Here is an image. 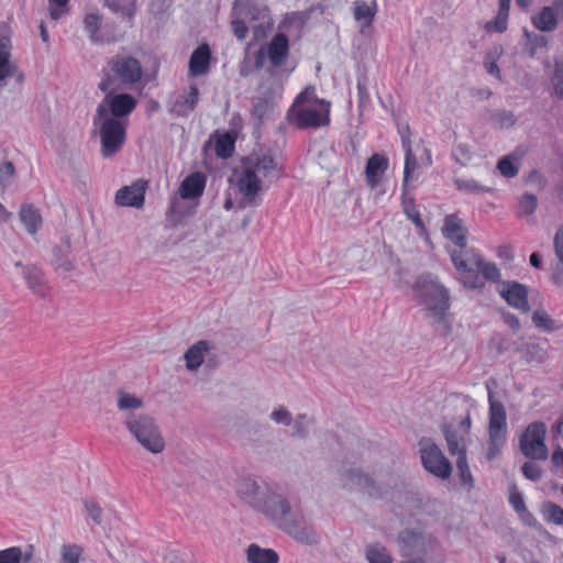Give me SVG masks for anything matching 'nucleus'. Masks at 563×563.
<instances>
[{
  "instance_id": "obj_1",
  "label": "nucleus",
  "mask_w": 563,
  "mask_h": 563,
  "mask_svg": "<svg viewBox=\"0 0 563 563\" xmlns=\"http://www.w3.org/2000/svg\"><path fill=\"white\" fill-rule=\"evenodd\" d=\"M239 499L264 516L277 529L306 547H316L320 538L308 523L298 519L289 499L279 489L252 477L241 478L235 488Z\"/></svg>"
},
{
  "instance_id": "obj_2",
  "label": "nucleus",
  "mask_w": 563,
  "mask_h": 563,
  "mask_svg": "<svg viewBox=\"0 0 563 563\" xmlns=\"http://www.w3.org/2000/svg\"><path fill=\"white\" fill-rule=\"evenodd\" d=\"M279 173L276 159L268 154H252L230 178L232 189L240 195L236 207L243 209L255 202L263 188V179Z\"/></svg>"
},
{
  "instance_id": "obj_3",
  "label": "nucleus",
  "mask_w": 563,
  "mask_h": 563,
  "mask_svg": "<svg viewBox=\"0 0 563 563\" xmlns=\"http://www.w3.org/2000/svg\"><path fill=\"white\" fill-rule=\"evenodd\" d=\"M331 103L320 99L313 87H307L295 99L288 110V121L299 129H318L330 123Z\"/></svg>"
},
{
  "instance_id": "obj_4",
  "label": "nucleus",
  "mask_w": 563,
  "mask_h": 563,
  "mask_svg": "<svg viewBox=\"0 0 563 563\" xmlns=\"http://www.w3.org/2000/svg\"><path fill=\"white\" fill-rule=\"evenodd\" d=\"M273 25L268 10L244 0H236L233 7L231 27L238 40L245 38L249 27L256 38L265 36Z\"/></svg>"
},
{
  "instance_id": "obj_5",
  "label": "nucleus",
  "mask_w": 563,
  "mask_h": 563,
  "mask_svg": "<svg viewBox=\"0 0 563 563\" xmlns=\"http://www.w3.org/2000/svg\"><path fill=\"white\" fill-rule=\"evenodd\" d=\"M413 289L428 317L434 322H442L450 306L448 289L431 274L418 277Z\"/></svg>"
},
{
  "instance_id": "obj_6",
  "label": "nucleus",
  "mask_w": 563,
  "mask_h": 563,
  "mask_svg": "<svg viewBox=\"0 0 563 563\" xmlns=\"http://www.w3.org/2000/svg\"><path fill=\"white\" fill-rule=\"evenodd\" d=\"M124 426L131 438L145 451L154 455L164 452L165 438L154 417L147 413L129 415Z\"/></svg>"
},
{
  "instance_id": "obj_7",
  "label": "nucleus",
  "mask_w": 563,
  "mask_h": 563,
  "mask_svg": "<svg viewBox=\"0 0 563 563\" xmlns=\"http://www.w3.org/2000/svg\"><path fill=\"white\" fill-rule=\"evenodd\" d=\"M140 62L131 56H117L109 62V70L99 82L100 90L130 87L142 78Z\"/></svg>"
},
{
  "instance_id": "obj_8",
  "label": "nucleus",
  "mask_w": 563,
  "mask_h": 563,
  "mask_svg": "<svg viewBox=\"0 0 563 563\" xmlns=\"http://www.w3.org/2000/svg\"><path fill=\"white\" fill-rule=\"evenodd\" d=\"M93 126L95 133L100 139V153L102 157L109 158L121 150L125 140V120H114L96 113Z\"/></svg>"
},
{
  "instance_id": "obj_9",
  "label": "nucleus",
  "mask_w": 563,
  "mask_h": 563,
  "mask_svg": "<svg viewBox=\"0 0 563 563\" xmlns=\"http://www.w3.org/2000/svg\"><path fill=\"white\" fill-rule=\"evenodd\" d=\"M343 485L369 499L394 501V489L360 470H350L343 476Z\"/></svg>"
},
{
  "instance_id": "obj_10",
  "label": "nucleus",
  "mask_w": 563,
  "mask_h": 563,
  "mask_svg": "<svg viewBox=\"0 0 563 563\" xmlns=\"http://www.w3.org/2000/svg\"><path fill=\"white\" fill-rule=\"evenodd\" d=\"M25 74L12 57L11 32L0 26V92L24 82Z\"/></svg>"
},
{
  "instance_id": "obj_11",
  "label": "nucleus",
  "mask_w": 563,
  "mask_h": 563,
  "mask_svg": "<svg viewBox=\"0 0 563 563\" xmlns=\"http://www.w3.org/2000/svg\"><path fill=\"white\" fill-rule=\"evenodd\" d=\"M507 415L501 402L489 396L488 449L487 459H496L506 442Z\"/></svg>"
},
{
  "instance_id": "obj_12",
  "label": "nucleus",
  "mask_w": 563,
  "mask_h": 563,
  "mask_svg": "<svg viewBox=\"0 0 563 563\" xmlns=\"http://www.w3.org/2000/svg\"><path fill=\"white\" fill-rule=\"evenodd\" d=\"M482 256L473 249H459L451 252V261L461 276V283L468 289H482L484 283L477 276Z\"/></svg>"
},
{
  "instance_id": "obj_13",
  "label": "nucleus",
  "mask_w": 563,
  "mask_h": 563,
  "mask_svg": "<svg viewBox=\"0 0 563 563\" xmlns=\"http://www.w3.org/2000/svg\"><path fill=\"white\" fill-rule=\"evenodd\" d=\"M122 88H112L101 90L104 92V98L98 104L96 113L104 117H110L114 120H125V118L135 109L136 99L129 95L121 92Z\"/></svg>"
},
{
  "instance_id": "obj_14",
  "label": "nucleus",
  "mask_w": 563,
  "mask_h": 563,
  "mask_svg": "<svg viewBox=\"0 0 563 563\" xmlns=\"http://www.w3.org/2000/svg\"><path fill=\"white\" fill-rule=\"evenodd\" d=\"M419 453L423 467L440 479H448L452 474V465L442 450L430 438L419 441Z\"/></svg>"
},
{
  "instance_id": "obj_15",
  "label": "nucleus",
  "mask_w": 563,
  "mask_h": 563,
  "mask_svg": "<svg viewBox=\"0 0 563 563\" xmlns=\"http://www.w3.org/2000/svg\"><path fill=\"white\" fill-rule=\"evenodd\" d=\"M547 427L543 422H532L519 437L520 452L528 459L544 461L549 451L545 444Z\"/></svg>"
},
{
  "instance_id": "obj_16",
  "label": "nucleus",
  "mask_w": 563,
  "mask_h": 563,
  "mask_svg": "<svg viewBox=\"0 0 563 563\" xmlns=\"http://www.w3.org/2000/svg\"><path fill=\"white\" fill-rule=\"evenodd\" d=\"M346 266L354 275L369 274L377 266V254L373 246L353 245L344 254Z\"/></svg>"
},
{
  "instance_id": "obj_17",
  "label": "nucleus",
  "mask_w": 563,
  "mask_h": 563,
  "mask_svg": "<svg viewBox=\"0 0 563 563\" xmlns=\"http://www.w3.org/2000/svg\"><path fill=\"white\" fill-rule=\"evenodd\" d=\"M397 543L406 556H415L433 549L434 539L423 531L406 529L398 533Z\"/></svg>"
},
{
  "instance_id": "obj_18",
  "label": "nucleus",
  "mask_w": 563,
  "mask_h": 563,
  "mask_svg": "<svg viewBox=\"0 0 563 563\" xmlns=\"http://www.w3.org/2000/svg\"><path fill=\"white\" fill-rule=\"evenodd\" d=\"M288 48L287 36L283 33L276 34L267 45L260 48L256 59L257 67L263 65V58L266 56L274 66H282L288 56Z\"/></svg>"
},
{
  "instance_id": "obj_19",
  "label": "nucleus",
  "mask_w": 563,
  "mask_h": 563,
  "mask_svg": "<svg viewBox=\"0 0 563 563\" xmlns=\"http://www.w3.org/2000/svg\"><path fill=\"white\" fill-rule=\"evenodd\" d=\"M497 292L507 303L522 312H529L528 290L525 285L517 282H501Z\"/></svg>"
},
{
  "instance_id": "obj_20",
  "label": "nucleus",
  "mask_w": 563,
  "mask_h": 563,
  "mask_svg": "<svg viewBox=\"0 0 563 563\" xmlns=\"http://www.w3.org/2000/svg\"><path fill=\"white\" fill-rule=\"evenodd\" d=\"M147 183L137 179L131 185L120 188L114 196V202L120 207L141 208L145 201Z\"/></svg>"
},
{
  "instance_id": "obj_21",
  "label": "nucleus",
  "mask_w": 563,
  "mask_h": 563,
  "mask_svg": "<svg viewBox=\"0 0 563 563\" xmlns=\"http://www.w3.org/2000/svg\"><path fill=\"white\" fill-rule=\"evenodd\" d=\"M353 20L358 25L360 33H367L373 25L377 13V3L375 0H355L351 7Z\"/></svg>"
},
{
  "instance_id": "obj_22",
  "label": "nucleus",
  "mask_w": 563,
  "mask_h": 563,
  "mask_svg": "<svg viewBox=\"0 0 563 563\" xmlns=\"http://www.w3.org/2000/svg\"><path fill=\"white\" fill-rule=\"evenodd\" d=\"M211 49L207 44H201L191 54L188 63L190 77L207 75L210 70Z\"/></svg>"
},
{
  "instance_id": "obj_23",
  "label": "nucleus",
  "mask_w": 563,
  "mask_h": 563,
  "mask_svg": "<svg viewBox=\"0 0 563 563\" xmlns=\"http://www.w3.org/2000/svg\"><path fill=\"white\" fill-rule=\"evenodd\" d=\"M443 235L453 242L459 249L466 246V230L463 221L454 214L446 216L442 229Z\"/></svg>"
},
{
  "instance_id": "obj_24",
  "label": "nucleus",
  "mask_w": 563,
  "mask_h": 563,
  "mask_svg": "<svg viewBox=\"0 0 563 563\" xmlns=\"http://www.w3.org/2000/svg\"><path fill=\"white\" fill-rule=\"evenodd\" d=\"M206 178L201 173H194L187 176L178 188V194L181 199H197L205 189Z\"/></svg>"
},
{
  "instance_id": "obj_25",
  "label": "nucleus",
  "mask_w": 563,
  "mask_h": 563,
  "mask_svg": "<svg viewBox=\"0 0 563 563\" xmlns=\"http://www.w3.org/2000/svg\"><path fill=\"white\" fill-rule=\"evenodd\" d=\"M388 167L387 158L382 154L372 155L365 167V176L371 188H375L382 180Z\"/></svg>"
},
{
  "instance_id": "obj_26",
  "label": "nucleus",
  "mask_w": 563,
  "mask_h": 563,
  "mask_svg": "<svg viewBox=\"0 0 563 563\" xmlns=\"http://www.w3.org/2000/svg\"><path fill=\"white\" fill-rule=\"evenodd\" d=\"M210 351V345L207 341H198L187 349L184 354L186 368L190 372H196L203 364L206 355Z\"/></svg>"
},
{
  "instance_id": "obj_27",
  "label": "nucleus",
  "mask_w": 563,
  "mask_h": 563,
  "mask_svg": "<svg viewBox=\"0 0 563 563\" xmlns=\"http://www.w3.org/2000/svg\"><path fill=\"white\" fill-rule=\"evenodd\" d=\"M247 563H278L279 556L276 551L268 548H262L256 543H251L245 550Z\"/></svg>"
},
{
  "instance_id": "obj_28",
  "label": "nucleus",
  "mask_w": 563,
  "mask_h": 563,
  "mask_svg": "<svg viewBox=\"0 0 563 563\" xmlns=\"http://www.w3.org/2000/svg\"><path fill=\"white\" fill-rule=\"evenodd\" d=\"M117 407L120 411L126 412L128 416L134 415L133 411L144 407V400L135 394L119 389L117 391Z\"/></svg>"
},
{
  "instance_id": "obj_29",
  "label": "nucleus",
  "mask_w": 563,
  "mask_h": 563,
  "mask_svg": "<svg viewBox=\"0 0 563 563\" xmlns=\"http://www.w3.org/2000/svg\"><path fill=\"white\" fill-rule=\"evenodd\" d=\"M19 218L31 235L36 234L42 225V217L38 210L31 205L21 207Z\"/></svg>"
},
{
  "instance_id": "obj_30",
  "label": "nucleus",
  "mask_w": 563,
  "mask_h": 563,
  "mask_svg": "<svg viewBox=\"0 0 563 563\" xmlns=\"http://www.w3.org/2000/svg\"><path fill=\"white\" fill-rule=\"evenodd\" d=\"M199 100V90L196 86H190L189 90L175 101L173 110L179 115H187L197 106Z\"/></svg>"
},
{
  "instance_id": "obj_31",
  "label": "nucleus",
  "mask_w": 563,
  "mask_h": 563,
  "mask_svg": "<svg viewBox=\"0 0 563 563\" xmlns=\"http://www.w3.org/2000/svg\"><path fill=\"white\" fill-rule=\"evenodd\" d=\"M367 563H394L391 553L378 542L371 543L364 551Z\"/></svg>"
},
{
  "instance_id": "obj_32",
  "label": "nucleus",
  "mask_w": 563,
  "mask_h": 563,
  "mask_svg": "<svg viewBox=\"0 0 563 563\" xmlns=\"http://www.w3.org/2000/svg\"><path fill=\"white\" fill-rule=\"evenodd\" d=\"M531 319L537 329L548 333L558 331L563 327L543 309H536L531 314Z\"/></svg>"
},
{
  "instance_id": "obj_33",
  "label": "nucleus",
  "mask_w": 563,
  "mask_h": 563,
  "mask_svg": "<svg viewBox=\"0 0 563 563\" xmlns=\"http://www.w3.org/2000/svg\"><path fill=\"white\" fill-rule=\"evenodd\" d=\"M558 19L551 7H544L532 18L533 25L542 32H551L556 27Z\"/></svg>"
},
{
  "instance_id": "obj_34",
  "label": "nucleus",
  "mask_w": 563,
  "mask_h": 563,
  "mask_svg": "<svg viewBox=\"0 0 563 563\" xmlns=\"http://www.w3.org/2000/svg\"><path fill=\"white\" fill-rule=\"evenodd\" d=\"M444 438L448 444V450L451 455L456 456L457 459H467L466 457V444L463 437L457 435L455 432L451 431L449 428L444 429Z\"/></svg>"
},
{
  "instance_id": "obj_35",
  "label": "nucleus",
  "mask_w": 563,
  "mask_h": 563,
  "mask_svg": "<svg viewBox=\"0 0 563 563\" xmlns=\"http://www.w3.org/2000/svg\"><path fill=\"white\" fill-rule=\"evenodd\" d=\"M521 158L517 154H510L500 158L497 163L499 174L506 178H515L520 169Z\"/></svg>"
},
{
  "instance_id": "obj_36",
  "label": "nucleus",
  "mask_w": 563,
  "mask_h": 563,
  "mask_svg": "<svg viewBox=\"0 0 563 563\" xmlns=\"http://www.w3.org/2000/svg\"><path fill=\"white\" fill-rule=\"evenodd\" d=\"M103 3L122 18L132 19L136 12V0H103Z\"/></svg>"
},
{
  "instance_id": "obj_37",
  "label": "nucleus",
  "mask_w": 563,
  "mask_h": 563,
  "mask_svg": "<svg viewBox=\"0 0 563 563\" xmlns=\"http://www.w3.org/2000/svg\"><path fill=\"white\" fill-rule=\"evenodd\" d=\"M406 158L404 168V188H406L410 181L417 179V169L419 168L418 159L409 143L405 144Z\"/></svg>"
},
{
  "instance_id": "obj_38",
  "label": "nucleus",
  "mask_w": 563,
  "mask_h": 563,
  "mask_svg": "<svg viewBox=\"0 0 563 563\" xmlns=\"http://www.w3.org/2000/svg\"><path fill=\"white\" fill-rule=\"evenodd\" d=\"M543 519L552 525H563V508L553 501H543L540 506Z\"/></svg>"
},
{
  "instance_id": "obj_39",
  "label": "nucleus",
  "mask_w": 563,
  "mask_h": 563,
  "mask_svg": "<svg viewBox=\"0 0 563 563\" xmlns=\"http://www.w3.org/2000/svg\"><path fill=\"white\" fill-rule=\"evenodd\" d=\"M82 22L86 32L89 34V38L93 43H99L101 38L98 32L102 23V14L98 11L89 12L85 15Z\"/></svg>"
},
{
  "instance_id": "obj_40",
  "label": "nucleus",
  "mask_w": 563,
  "mask_h": 563,
  "mask_svg": "<svg viewBox=\"0 0 563 563\" xmlns=\"http://www.w3.org/2000/svg\"><path fill=\"white\" fill-rule=\"evenodd\" d=\"M510 0H499V10L494 21L486 24V30H495L497 32H504L507 29L508 11Z\"/></svg>"
},
{
  "instance_id": "obj_41",
  "label": "nucleus",
  "mask_w": 563,
  "mask_h": 563,
  "mask_svg": "<svg viewBox=\"0 0 563 563\" xmlns=\"http://www.w3.org/2000/svg\"><path fill=\"white\" fill-rule=\"evenodd\" d=\"M523 357L529 364H543L548 358V351L539 343H529L525 347Z\"/></svg>"
},
{
  "instance_id": "obj_42",
  "label": "nucleus",
  "mask_w": 563,
  "mask_h": 563,
  "mask_svg": "<svg viewBox=\"0 0 563 563\" xmlns=\"http://www.w3.org/2000/svg\"><path fill=\"white\" fill-rule=\"evenodd\" d=\"M509 503L512 508L521 515V518L528 522L532 519V515L527 511V507L523 500V497L520 492L516 487H510L509 489Z\"/></svg>"
},
{
  "instance_id": "obj_43",
  "label": "nucleus",
  "mask_w": 563,
  "mask_h": 563,
  "mask_svg": "<svg viewBox=\"0 0 563 563\" xmlns=\"http://www.w3.org/2000/svg\"><path fill=\"white\" fill-rule=\"evenodd\" d=\"M216 153L222 158L230 157L234 150V139L231 134L225 133L216 141Z\"/></svg>"
},
{
  "instance_id": "obj_44",
  "label": "nucleus",
  "mask_w": 563,
  "mask_h": 563,
  "mask_svg": "<svg viewBox=\"0 0 563 563\" xmlns=\"http://www.w3.org/2000/svg\"><path fill=\"white\" fill-rule=\"evenodd\" d=\"M455 186L460 191H463L466 194H479V192L489 191V188L481 185L475 179L457 178V179H455Z\"/></svg>"
},
{
  "instance_id": "obj_45",
  "label": "nucleus",
  "mask_w": 563,
  "mask_h": 563,
  "mask_svg": "<svg viewBox=\"0 0 563 563\" xmlns=\"http://www.w3.org/2000/svg\"><path fill=\"white\" fill-rule=\"evenodd\" d=\"M69 11V0H48V14L54 21L59 20Z\"/></svg>"
},
{
  "instance_id": "obj_46",
  "label": "nucleus",
  "mask_w": 563,
  "mask_h": 563,
  "mask_svg": "<svg viewBox=\"0 0 563 563\" xmlns=\"http://www.w3.org/2000/svg\"><path fill=\"white\" fill-rule=\"evenodd\" d=\"M82 548L78 544H64L60 549L62 563H78Z\"/></svg>"
},
{
  "instance_id": "obj_47",
  "label": "nucleus",
  "mask_w": 563,
  "mask_h": 563,
  "mask_svg": "<svg viewBox=\"0 0 563 563\" xmlns=\"http://www.w3.org/2000/svg\"><path fill=\"white\" fill-rule=\"evenodd\" d=\"M485 279L494 283H501L500 280V271L499 268L490 262H485L483 257L481 258V265L477 268Z\"/></svg>"
},
{
  "instance_id": "obj_48",
  "label": "nucleus",
  "mask_w": 563,
  "mask_h": 563,
  "mask_svg": "<svg viewBox=\"0 0 563 563\" xmlns=\"http://www.w3.org/2000/svg\"><path fill=\"white\" fill-rule=\"evenodd\" d=\"M456 466L460 473L462 484L466 486L468 489L473 488L474 479L468 467L467 459H456Z\"/></svg>"
},
{
  "instance_id": "obj_49",
  "label": "nucleus",
  "mask_w": 563,
  "mask_h": 563,
  "mask_svg": "<svg viewBox=\"0 0 563 563\" xmlns=\"http://www.w3.org/2000/svg\"><path fill=\"white\" fill-rule=\"evenodd\" d=\"M269 420L275 424L287 427L291 424L292 416L285 407H278L269 413Z\"/></svg>"
},
{
  "instance_id": "obj_50",
  "label": "nucleus",
  "mask_w": 563,
  "mask_h": 563,
  "mask_svg": "<svg viewBox=\"0 0 563 563\" xmlns=\"http://www.w3.org/2000/svg\"><path fill=\"white\" fill-rule=\"evenodd\" d=\"M455 157L463 166H468L475 158V153L467 144H459L455 150Z\"/></svg>"
},
{
  "instance_id": "obj_51",
  "label": "nucleus",
  "mask_w": 563,
  "mask_h": 563,
  "mask_svg": "<svg viewBox=\"0 0 563 563\" xmlns=\"http://www.w3.org/2000/svg\"><path fill=\"white\" fill-rule=\"evenodd\" d=\"M499 56L500 52L498 49H496L493 53H489L486 57L485 69L489 75L494 76L498 80H501V74L497 65Z\"/></svg>"
},
{
  "instance_id": "obj_52",
  "label": "nucleus",
  "mask_w": 563,
  "mask_h": 563,
  "mask_svg": "<svg viewBox=\"0 0 563 563\" xmlns=\"http://www.w3.org/2000/svg\"><path fill=\"white\" fill-rule=\"evenodd\" d=\"M519 206L523 214L532 216L537 210L538 199L532 194H523L520 198Z\"/></svg>"
},
{
  "instance_id": "obj_53",
  "label": "nucleus",
  "mask_w": 563,
  "mask_h": 563,
  "mask_svg": "<svg viewBox=\"0 0 563 563\" xmlns=\"http://www.w3.org/2000/svg\"><path fill=\"white\" fill-rule=\"evenodd\" d=\"M521 470L525 477L532 482H539L543 476L542 468L534 462H526Z\"/></svg>"
},
{
  "instance_id": "obj_54",
  "label": "nucleus",
  "mask_w": 563,
  "mask_h": 563,
  "mask_svg": "<svg viewBox=\"0 0 563 563\" xmlns=\"http://www.w3.org/2000/svg\"><path fill=\"white\" fill-rule=\"evenodd\" d=\"M514 113L510 111H499L494 115V123L500 129H509L515 124Z\"/></svg>"
},
{
  "instance_id": "obj_55",
  "label": "nucleus",
  "mask_w": 563,
  "mask_h": 563,
  "mask_svg": "<svg viewBox=\"0 0 563 563\" xmlns=\"http://www.w3.org/2000/svg\"><path fill=\"white\" fill-rule=\"evenodd\" d=\"M553 93L558 98L563 97V67L560 65L555 66L554 75L551 78Z\"/></svg>"
},
{
  "instance_id": "obj_56",
  "label": "nucleus",
  "mask_w": 563,
  "mask_h": 563,
  "mask_svg": "<svg viewBox=\"0 0 563 563\" xmlns=\"http://www.w3.org/2000/svg\"><path fill=\"white\" fill-rule=\"evenodd\" d=\"M14 166L11 162H5L0 165V187L5 188L8 181L14 175Z\"/></svg>"
},
{
  "instance_id": "obj_57",
  "label": "nucleus",
  "mask_w": 563,
  "mask_h": 563,
  "mask_svg": "<svg viewBox=\"0 0 563 563\" xmlns=\"http://www.w3.org/2000/svg\"><path fill=\"white\" fill-rule=\"evenodd\" d=\"M85 510L87 515L96 522L101 523L102 521V509L101 507L95 503V501H87L85 504Z\"/></svg>"
},
{
  "instance_id": "obj_58",
  "label": "nucleus",
  "mask_w": 563,
  "mask_h": 563,
  "mask_svg": "<svg viewBox=\"0 0 563 563\" xmlns=\"http://www.w3.org/2000/svg\"><path fill=\"white\" fill-rule=\"evenodd\" d=\"M526 181L529 186H532V187H536L539 189H543L547 185V180H545L544 176L539 170H536V169H533L529 173Z\"/></svg>"
},
{
  "instance_id": "obj_59",
  "label": "nucleus",
  "mask_w": 563,
  "mask_h": 563,
  "mask_svg": "<svg viewBox=\"0 0 563 563\" xmlns=\"http://www.w3.org/2000/svg\"><path fill=\"white\" fill-rule=\"evenodd\" d=\"M405 213H406L407 218L409 220H411L418 229L424 230V224L420 218V213H419L418 209L416 208V206L406 205Z\"/></svg>"
},
{
  "instance_id": "obj_60",
  "label": "nucleus",
  "mask_w": 563,
  "mask_h": 563,
  "mask_svg": "<svg viewBox=\"0 0 563 563\" xmlns=\"http://www.w3.org/2000/svg\"><path fill=\"white\" fill-rule=\"evenodd\" d=\"M553 244H554V250H555V254L559 258V261L563 264V225H561L555 234H554V239H553Z\"/></svg>"
},
{
  "instance_id": "obj_61",
  "label": "nucleus",
  "mask_w": 563,
  "mask_h": 563,
  "mask_svg": "<svg viewBox=\"0 0 563 563\" xmlns=\"http://www.w3.org/2000/svg\"><path fill=\"white\" fill-rule=\"evenodd\" d=\"M312 153L313 155H317L318 158H320V161H318V164L321 167H325L330 162L331 157L333 156V151L332 148L329 147H324L323 150H313Z\"/></svg>"
},
{
  "instance_id": "obj_62",
  "label": "nucleus",
  "mask_w": 563,
  "mask_h": 563,
  "mask_svg": "<svg viewBox=\"0 0 563 563\" xmlns=\"http://www.w3.org/2000/svg\"><path fill=\"white\" fill-rule=\"evenodd\" d=\"M551 464L555 470L563 466V449L560 445H558L551 454Z\"/></svg>"
},
{
  "instance_id": "obj_63",
  "label": "nucleus",
  "mask_w": 563,
  "mask_h": 563,
  "mask_svg": "<svg viewBox=\"0 0 563 563\" xmlns=\"http://www.w3.org/2000/svg\"><path fill=\"white\" fill-rule=\"evenodd\" d=\"M504 320L512 331H518L520 329V321L515 314L506 313L504 316Z\"/></svg>"
},
{
  "instance_id": "obj_64",
  "label": "nucleus",
  "mask_w": 563,
  "mask_h": 563,
  "mask_svg": "<svg viewBox=\"0 0 563 563\" xmlns=\"http://www.w3.org/2000/svg\"><path fill=\"white\" fill-rule=\"evenodd\" d=\"M558 20L563 19V0L555 1L550 5Z\"/></svg>"
}]
</instances>
